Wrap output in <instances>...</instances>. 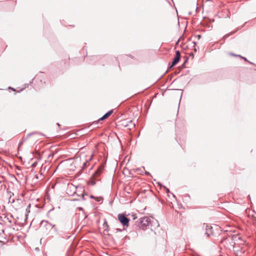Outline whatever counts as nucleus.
Masks as SVG:
<instances>
[{
    "mask_svg": "<svg viewBox=\"0 0 256 256\" xmlns=\"http://www.w3.org/2000/svg\"><path fill=\"white\" fill-rule=\"evenodd\" d=\"M139 228L142 230L147 229L151 222V219L148 216H144L139 220Z\"/></svg>",
    "mask_w": 256,
    "mask_h": 256,
    "instance_id": "obj_1",
    "label": "nucleus"
},
{
    "mask_svg": "<svg viewBox=\"0 0 256 256\" xmlns=\"http://www.w3.org/2000/svg\"><path fill=\"white\" fill-rule=\"evenodd\" d=\"M66 194L71 196H75L77 193V186L72 184H68L66 189Z\"/></svg>",
    "mask_w": 256,
    "mask_h": 256,
    "instance_id": "obj_2",
    "label": "nucleus"
},
{
    "mask_svg": "<svg viewBox=\"0 0 256 256\" xmlns=\"http://www.w3.org/2000/svg\"><path fill=\"white\" fill-rule=\"evenodd\" d=\"M118 220L124 226H128L130 220L124 214H119L118 216Z\"/></svg>",
    "mask_w": 256,
    "mask_h": 256,
    "instance_id": "obj_3",
    "label": "nucleus"
},
{
    "mask_svg": "<svg viewBox=\"0 0 256 256\" xmlns=\"http://www.w3.org/2000/svg\"><path fill=\"white\" fill-rule=\"evenodd\" d=\"M102 168H100L96 172L92 175L91 180L88 182V184L91 186H94L96 184V181L94 180L95 177L99 176L102 172Z\"/></svg>",
    "mask_w": 256,
    "mask_h": 256,
    "instance_id": "obj_4",
    "label": "nucleus"
},
{
    "mask_svg": "<svg viewBox=\"0 0 256 256\" xmlns=\"http://www.w3.org/2000/svg\"><path fill=\"white\" fill-rule=\"evenodd\" d=\"M84 187L82 186H77V193L76 195L78 196H81L82 200H84Z\"/></svg>",
    "mask_w": 256,
    "mask_h": 256,
    "instance_id": "obj_5",
    "label": "nucleus"
},
{
    "mask_svg": "<svg viewBox=\"0 0 256 256\" xmlns=\"http://www.w3.org/2000/svg\"><path fill=\"white\" fill-rule=\"evenodd\" d=\"M180 54L179 50H176V56L173 60L170 68L175 66L180 60Z\"/></svg>",
    "mask_w": 256,
    "mask_h": 256,
    "instance_id": "obj_6",
    "label": "nucleus"
},
{
    "mask_svg": "<svg viewBox=\"0 0 256 256\" xmlns=\"http://www.w3.org/2000/svg\"><path fill=\"white\" fill-rule=\"evenodd\" d=\"M206 234L208 236H210L212 234V227L210 226L206 225Z\"/></svg>",
    "mask_w": 256,
    "mask_h": 256,
    "instance_id": "obj_7",
    "label": "nucleus"
},
{
    "mask_svg": "<svg viewBox=\"0 0 256 256\" xmlns=\"http://www.w3.org/2000/svg\"><path fill=\"white\" fill-rule=\"evenodd\" d=\"M113 112L112 110H110L106 114H104L100 119V120H104L106 118H107L108 117H109L111 114Z\"/></svg>",
    "mask_w": 256,
    "mask_h": 256,
    "instance_id": "obj_8",
    "label": "nucleus"
},
{
    "mask_svg": "<svg viewBox=\"0 0 256 256\" xmlns=\"http://www.w3.org/2000/svg\"><path fill=\"white\" fill-rule=\"evenodd\" d=\"M129 122H130V124L125 125V126L126 127H128V129L130 130L132 126H134V124H132V120H130Z\"/></svg>",
    "mask_w": 256,
    "mask_h": 256,
    "instance_id": "obj_9",
    "label": "nucleus"
},
{
    "mask_svg": "<svg viewBox=\"0 0 256 256\" xmlns=\"http://www.w3.org/2000/svg\"><path fill=\"white\" fill-rule=\"evenodd\" d=\"M232 54V56H240V57H241L242 58L244 59V60H246V61H248L247 59H246V58L242 57V56H240V55H235V54Z\"/></svg>",
    "mask_w": 256,
    "mask_h": 256,
    "instance_id": "obj_10",
    "label": "nucleus"
},
{
    "mask_svg": "<svg viewBox=\"0 0 256 256\" xmlns=\"http://www.w3.org/2000/svg\"><path fill=\"white\" fill-rule=\"evenodd\" d=\"M51 226H52V228L54 229V231H56V232H58V230L57 228H56V226L55 225H52V224H50Z\"/></svg>",
    "mask_w": 256,
    "mask_h": 256,
    "instance_id": "obj_11",
    "label": "nucleus"
},
{
    "mask_svg": "<svg viewBox=\"0 0 256 256\" xmlns=\"http://www.w3.org/2000/svg\"><path fill=\"white\" fill-rule=\"evenodd\" d=\"M51 226H52V228L54 229V231H56V232H58V230L57 228H56V226L55 225H52V224H50Z\"/></svg>",
    "mask_w": 256,
    "mask_h": 256,
    "instance_id": "obj_12",
    "label": "nucleus"
},
{
    "mask_svg": "<svg viewBox=\"0 0 256 256\" xmlns=\"http://www.w3.org/2000/svg\"><path fill=\"white\" fill-rule=\"evenodd\" d=\"M145 174L148 176H151L150 174L148 172H145Z\"/></svg>",
    "mask_w": 256,
    "mask_h": 256,
    "instance_id": "obj_13",
    "label": "nucleus"
},
{
    "mask_svg": "<svg viewBox=\"0 0 256 256\" xmlns=\"http://www.w3.org/2000/svg\"><path fill=\"white\" fill-rule=\"evenodd\" d=\"M164 189L166 190V193H169L170 192V190L166 188V187H164Z\"/></svg>",
    "mask_w": 256,
    "mask_h": 256,
    "instance_id": "obj_14",
    "label": "nucleus"
},
{
    "mask_svg": "<svg viewBox=\"0 0 256 256\" xmlns=\"http://www.w3.org/2000/svg\"><path fill=\"white\" fill-rule=\"evenodd\" d=\"M34 133H30L29 134L28 136H27V138L28 137H29L30 136H31L32 134H34Z\"/></svg>",
    "mask_w": 256,
    "mask_h": 256,
    "instance_id": "obj_15",
    "label": "nucleus"
},
{
    "mask_svg": "<svg viewBox=\"0 0 256 256\" xmlns=\"http://www.w3.org/2000/svg\"><path fill=\"white\" fill-rule=\"evenodd\" d=\"M78 209H79L80 210L84 211V209H83V208H81V207H79V208H78Z\"/></svg>",
    "mask_w": 256,
    "mask_h": 256,
    "instance_id": "obj_16",
    "label": "nucleus"
},
{
    "mask_svg": "<svg viewBox=\"0 0 256 256\" xmlns=\"http://www.w3.org/2000/svg\"><path fill=\"white\" fill-rule=\"evenodd\" d=\"M198 38H200L201 37V36L200 35H198Z\"/></svg>",
    "mask_w": 256,
    "mask_h": 256,
    "instance_id": "obj_17",
    "label": "nucleus"
},
{
    "mask_svg": "<svg viewBox=\"0 0 256 256\" xmlns=\"http://www.w3.org/2000/svg\"><path fill=\"white\" fill-rule=\"evenodd\" d=\"M90 198H94V196H90Z\"/></svg>",
    "mask_w": 256,
    "mask_h": 256,
    "instance_id": "obj_18",
    "label": "nucleus"
},
{
    "mask_svg": "<svg viewBox=\"0 0 256 256\" xmlns=\"http://www.w3.org/2000/svg\"><path fill=\"white\" fill-rule=\"evenodd\" d=\"M228 36H224V38H226V37H227Z\"/></svg>",
    "mask_w": 256,
    "mask_h": 256,
    "instance_id": "obj_19",
    "label": "nucleus"
},
{
    "mask_svg": "<svg viewBox=\"0 0 256 256\" xmlns=\"http://www.w3.org/2000/svg\"><path fill=\"white\" fill-rule=\"evenodd\" d=\"M8 88H10V89H12V88H11V87H10V86Z\"/></svg>",
    "mask_w": 256,
    "mask_h": 256,
    "instance_id": "obj_20",
    "label": "nucleus"
},
{
    "mask_svg": "<svg viewBox=\"0 0 256 256\" xmlns=\"http://www.w3.org/2000/svg\"><path fill=\"white\" fill-rule=\"evenodd\" d=\"M58 126H60V124L58 123Z\"/></svg>",
    "mask_w": 256,
    "mask_h": 256,
    "instance_id": "obj_21",
    "label": "nucleus"
},
{
    "mask_svg": "<svg viewBox=\"0 0 256 256\" xmlns=\"http://www.w3.org/2000/svg\"><path fill=\"white\" fill-rule=\"evenodd\" d=\"M86 165V162L84 163V166H85Z\"/></svg>",
    "mask_w": 256,
    "mask_h": 256,
    "instance_id": "obj_22",
    "label": "nucleus"
}]
</instances>
